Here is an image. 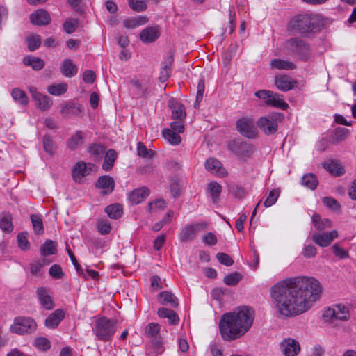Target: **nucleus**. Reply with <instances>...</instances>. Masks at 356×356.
I'll use <instances>...</instances> for the list:
<instances>
[{
	"mask_svg": "<svg viewBox=\"0 0 356 356\" xmlns=\"http://www.w3.org/2000/svg\"><path fill=\"white\" fill-rule=\"evenodd\" d=\"M320 282L312 277L286 279L271 289V296L282 317H293L308 311L321 296Z\"/></svg>",
	"mask_w": 356,
	"mask_h": 356,
	"instance_id": "obj_1",
	"label": "nucleus"
},
{
	"mask_svg": "<svg viewBox=\"0 0 356 356\" xmlns=\"http://www.w3.org/2000/svg\"><path fill=\"white\" fill-rule=\"evenodd\" d=\"M254 318V310L247 306L241 307L234 312L225 314L219 323L222 337L226 341L241 337L250 330Z\"/></svg>",
	"mask_w": 356,
	"mask_h": 356,
	"instance_id": "obj_2",
	"label": "nucleus"
},
{
	"mask_svg": "<svg viewBox=\"0 0 356 356\" xmlns=\"http://www.w3.org/2000/svg\"><path fill=\"white\" fill-rule=\"evenodd\" d=\"M325 19L318 14L301 13L294 15L287 24V30L293 33L309 37L319 32Z\"/></svg>",
	"mask_w": 356,
	"mask_h": 356,
	"instance_id": "obj_3",
	"label": "nucleus"
},
{
	"mask_svg": "<svg viewBox=\"0 0 356 356\" xmlns=\"http://www.w3.org/2000/svg\"><path fill=\"white\" fill-rule=\"evenodd\" d=\"M284 49L289 55L296 56L304 61L308 60L312 57L309 44L300 38L293 37L286 40Z\"/></svg>",
	"mask_w": 356,
	"mask_h": 356,
	"instance_id": "obj_4",
	"label": "nucleus"
},
{
	"mask_svg": "<svg viewBox=\"0 0 356 356\" xmlns=\"http://www.w3.org/2000/svg\"><path fill=\"white\" fill-rule=\"evenodd\" d=\"M116 330V321L101 317L95 321L92 332L102 341H109Z\"/></svg>",
	"mask_w": 356,
	"mask_h": 356,
	"instance_id": "obj_5",
	"label": "nucleus"
},
{
	"mask_svg": "<svg viewBox=\"0 0 356 356\" xmlns=\"http://www.w3.org/2000/svg\"><path fill=\"white\" fill-rule=\"evenodd\" d=\"M284 119L282 114L280 113H273L258 119L257 124L260 129L266 135H271L277 131L278 123Z\"/></svg>",
	"mask_w": 356,
	"mask_h": 356,
	"instance_id": "obj_6",
	"label": "nucleus"
},
{
	"mask_svg": "<svg viewBox=\"0 0 356 356\" xmlns=\"http://www.w3.org/2000/svg\"><path fill=\"white\" fill-rule=\"evenodd\" d=\"M37 327L35 321L30 317L19 316L14 320L10 326V332L18 334H31Z\"/></svg>",
	"mask_w": 356,
	"mask_h": 356,
	"instance_id": "obj_7",
	"label": "nucleus"
},
{
	"mask_svg": "<svg viewBox=\"0 0 356 356\" xmlns=\"http://www.w3.org/2000/svg\"><path fill=\"white\" fill-rule=\"evenodd\" d=\"M237 130L244 136L254 138L257 136L254 121L249 117L239 119L236 122Z\"/></svg>",
	"mask_w": 356,
	"mask_h": 356,
	"instance_id": "obj_8",
	"label": "nucleus"
},
{
	"mask_svg": "<svg viewBox=\"0 0 356 356\" xmlns=\"http://www.w3.org/2000/svg\"><path fill=\"white\" fill-rule=\"evenodd\" d=\"M323 317L327 320L339 319L347 321L350 318V313L348 308L342 305H336L328 308L323 313Z\"/></svg>",
	"mask_w": 356,
	"mask_h": 356,
	"instance_id": "obj_9",
	"label": "nucleus"
},
{
	"mask_svg": "<svg viewBox=\"0 0 356 356\" xmlns=\"http://www.w3.org/2000/svg\"><path fill=\"white\" fill-rule=\"evenodd\" d=\"M207 228L206 222H198L193 225H187L184 227L179 234V238L181 241L186 242L195 238L200 231Z\"/></svg>",
	"mask_w": 356,
	"mask_h": 356,
	"instance_id": "obj_10",
	"label": "nucleus"
},
{
	"mask_svg": "<svg viewBox=\"0 0 356 356\" xmlns=\"http://www.w3.org/2000/svg\"><path fill=\"white\" fill-rule=\"evenodd\" d=\"M32 98L35 102L36 106L41 111H48L53 104V101L49 96L39 92L34 87L29 88Z\"/></svg>",
	"mask_w": 356,
	"mask_h": 356,
	"instance_id": "obj_11",
	"label": "nucleus"
},
{
	"mask_svg": "<svg viewBox=\"0 0 356 356\" xmlns=\"http://www.w3.org/2000/svg\"><path fill=\"white\" fill-rule=\"evenodd\" d=\"M95 168V165L92 163H86L83 161L78 162L72 170L74 180L76 182H81L84 177L88 175Z\"/></svg>",
	"mask_w": 356,
	"mask_h": 356,
	"instance_id": "obj_12",
	"label": "nucleus"
},
{
	"mask_svg": "<svg viewBox=\"0 0 356 356\" xmlns=\"http://www.w3.org/2000/svg\"><path fill=\"white\" fill-rule=\"evenodd\" d=\"M280 345L284 356H296L301 350L299 342L292 338L284 339Z\"/></svg>",
	"mask_w": 356,
	"mask_h": 356,
	"instance_id": "obj_13",
	"label": "nucleus"
},
{
	"mask_svg": "<svg viewBox=\"0 0 356 356\" xmlns=\"http://www.w3.org/2000/svg\"><path fill=\"white\" fill-rule=\"evenodd\" d=\"M338 237V232L332 230L327 232H318L312 234V241L320 247H327L334 239Z\"/></svg>",
	"mask_w": 356,
	"mask_h": 356,
	"instance_id": "obj_14",
	"label": "nucleus"
},
{
	"mask_svg": "<svg viewBox=\"0 0 356 356\" xmlns=\"http://www.w3.org/2000/svg\"><path fill=\"white\" fill-rule=\"evenodd\" d=\"M205 168L211 173L220 177L227 175V170L223 168L222 163L216 158L210 157L204 163Z\"/></svg>",
	"mask_w": 356,
	"mask_h": 356,
	"instance_id": "obj_15",
	"label": "nucleus"
},
{
	"mask_svg": "<svg viewBox=\"0 0 356 356\" xmlns=\"http://www.w3.org/2000/svg\"><path fill=\"white\" fill-rule=\"evenodd\" d=\"M30 20L33 24L44 26L50 23L51 17L47 11L43 9H38L31 15Z\"/></svg>",
	"mask_w": 356,
	"mask_h": 356,
	"instance_id": "obj_16",
	"label": "nucleus"
},
{
	"mask_svg": "<svg viewBox=\"0 0 356 356\" xmlns=\"http://www.w3.org/2000/svg\"><path fill=\"white\" fill-rule=\"evenodd\" d=\"M96 187L102 189L104 195L111 193L115 187L114 179L108 175L101 176L96 183Z\"/></svg>",
	"mask_w": 356,
	"mask_h": 356,
	"instance_id": "obj_17",
	"label": "nucleus"
},
{
	"mask_svg": "<svg viewBox=\"0 0 356 356\" xmlns=\"http://www.w3.org/2000/svg\"><path fill=\"white\" fill-rule=\"evenodd\" d=\"M159 29L156 26H149L144 29L140 33V38L144 43L154 42L159 37Z\"/></svg>",
	"mask_w": 356,
	"mask_h": 356,
	"instance_id": "obj_18",
	"label": "nucleus"
},
{
	"mask_svg": "<svg viewBox=\"0 0 356 356\" xmlns=\"http://www.w3.org/2000/svg\"><path fill=\"white\" fill-rule=\"evenodd\" d=\"M275 83L276 87L282 91H289L296 84V81L286 75H278L275 76Z\"/></svg>",
	"mask_w": 356,
	"mask_h": 356,
	"instance_id": "obj_19",
	"label": "nucleus"
},
{
	"mask_svg": "<svg viewBox=\"0 0 356 356\" xmlns=\"http://www.w3.org/2000/svg\"><path fill=\"white\" fill-rule=\"evenodd\" d=\"M64 317V312L60 309H56L46 318L45 326L50 329L56 328Z\"/></svg>",
	"mask_w": 356,
	"mask_h": 356,
	"instance_id": "obj_20",
	"label": "nucleus"
},
{
	"mask_svg": "<svg viewBox=\"0 0 356 356\" xmlns=\"http://www.w3.org/2000/svg\"><path fill=\"white\" fill-rule=\"evenodd\" d=\"M149 194L146 187H141L134 190L129 195V200L133 204H138L143 201Z\"/></svg>",
	"mask_w": 356,
	"mask_h": 356,
	"instance_id": "obj_21",
	"label": "nucleus"
},
{
	"mask_svg": "<svg viewBox=\"0 0 356 356\" xmlns=\"http://www.w3.org/2000/svg\"><path fill=\"white\" fill-rule=\"evenodd\" d=\"M82 112V107L80 104H76L70 102L61 106L60 113L64 116L70 115H78Z\"/></svg>",
	"mask_w": 356,
	"mask_h": 356,
	"instance_id": "obj_22",
	"label": "nucleus"
},
{
	"mask_svg": "<svg viewBox=\"0 0 356 356\" xmlns=\"http://www.w3.org/2000/svg\"><path fill=\"white\" fill-rule=\"evenodd\" d=\"M169 106L172 110V118L173 120L185 119L186 114L185 107L183 104L175 101H170L169 102Z\"/></svg>",
	"mask_w": 356,
	"mask_h": 356,
	"instance_id": "obj_23",
	"label": "nucleus"
},
{
	"mask_svg": "<svg viewBox=\"0 0 356 356\" xmlns=\"http://www.w3.org/2000/svg\"><path fill=\"white\" fill-rule=\"evenodd\" d=\"M158 301L161 305H169L172 307H177L179 305L178 299L170 291H162L159 294Z\"/></svg>",
	"mask_w": 356,
	"mask_h": 356,
	"instance_id": "obj_24",
	"label": "nucleus"
},
{
	"mask_svg": "<svg viewBox=\"0 0 356 356\" xmlns=\"http://www.w3.org/2000/svg\"><path fill=\"white\" fill-rule=\"evenodd\" d=\"M37 294L40 302L46 309L50 310L54 308V303L51 298L48 294V292L45 288L41 287L38 289Z\"/></svg>",
	"mask_w": 356,
	"mask_h": 356,
	"instance_id": "obj_25",
	"label": "nucleus"
},
{
	"mask_svg": "<svg viewBox=\"0 0 356 356\" xmlns=\"http://www.w3.org/2000/svg\"><path fill=\"white\" fill-rule=\"evenodd\" d=\"M269 99L270 102H268V106L279 108L282 110H286L289 107L288 104L284 102L282 95L280 94L272 92Z\"/></svg>",
	"mask_w": 356,
	"mask_h": 356,
	"instance_id": "obj_26",
	"label": "nucleus"
},
{
	"mask_svg": "<svg viewBox=\"0 0 356 356\" xmlns=\"http://www.w3.org/2000/svg\"><path fill=\"white\" fill-rule=\"evenodd\" d=\"M0 228L7 233H10L13 230L12 222V216L8 212H3L0 214Z\"/></svg>",
	"mask_w": 356,
	"mask_h": 356,
	"instance_id": "obj_27",
	"label": "nucleus"
},
{
	"mask_svg": "<svg viewBox=\"0 0 356 356\" xmlns=\"http://www.w3.org/2000/svg\"><path fill=\"white\" fill-rule=\"evenodd\" d=\"M157 314L161 318H168L170 323L173 325L178 324L179 321V318L177 313L170 309L164 307L160 308L158 309Z\"/></svg>",
	"mask_w": 356,
	"mask_h": 356,
	"instance_id": "obj_28",
	"label": "nucleus"
},
{
	"mask_svg": "<svg viewBox=\"0 0 356 356\" xmlns=\"http://www.w3.org/2000/svg\"><path fill=\"white\" fill-rule=\"evenodd\" d=\"M270 65L272 69L277 70H291L296 68V65L293 62L279 58L272 60Z\"/></svg>",
	"mask_w": 356,
	"mask_h": 356,
	"instance_id": "obj_29",
	"label": "nucleus"
},
{
	"mask_svg": "<svg viewBox=\"0 0 356 356\" xmlns=\"http://www.w3.org/2000/svg\"><path fill=\"white\" fill-rule=\"evenodd\" d=\"M164 351L162 342L160 337H155L151 340V345L147 350L149 356H158Z\"/></svg>",
	"mask_w": 356,
	"mask_h": 356,
	"instance_id": "obj_30",
	"label": "nucleus"
},
{
	"mask_svg": "<svg viewBox=\"0 0 356 356\" xmlns=\"http://www.w3.org/2000/svg\"><path fill=\"white\" fill-rule=\"evenodd\" d=\"M77 67L70 59L64 60L61 67V72L65 76L72 77L77 74Z\"/></svg>",
	"mask_w": 356,
	"mask_h": 356,
	"instance_id": "obj_31",
	"label": "nucleus"
},
{
	"mask_svg": "<svg viewBox=\"0 0 356 356\" xmlns=\"http://www.w3.org/2000/svg\"><path fill=\"white\" fill-rule=\"evenodd\" d=\"M85 134L81 131H77L74 135L67 140V146L70 149H76L83 143Z\"/></svg>",
	"mask_w": 356,
	"mask_h": 356,
	"instance_id": "obj_32",
	"label": "nucleus"
},
{
	"mask_svg": "<svg viewBox=\"0 0 356 356\" xmlns=\"http://www.w3.org/2000/svg\"><path fill=\"white\" fill-rule=\"evenodd\" d=\"M117 159V153L114 149H108L105 155L104 161L102 164V169L105 171H110Z\"/></svg>",
	"mask_w": 356,
	"mask_h": 356,
	"instance_id": "obj_33",
	"label": "nucleus"
},
{
	"mask_svg": "<svg viewBox=\"0 0 356 356\" xmlns=\"http://www.w3.org/2000/svg\"><path fill=\"white\" fill-rule=\"evenodd\" d=\"M23 63L26 66H31L34 70H40L44 67V62L38 57L28 56L24 58Z\"/></svg>",
	"mask_w": 356,
	"mask_h": 356,
	"instance_id": "obj_34",
	"label": "nucleus"
},
{
	"mask_svg": "<svg viewBox=\"0 0 356 356\" xmlns=\"http://www.w3.org/2000/svg\"><path fill=\"white\" fill-rule=\"evenodd\" d=\"M207 191L209 193L214 203L217 202L222 192V186L216 181H211L207 184Z\"/></svg>",
	"mask_w": 356,
	"mask_h": 356,
	"instance_id": "obj_35",
	"label": "nucleus"
},
{
	"mask_svg": "<svg viewBox=\"0 0 356 356\" xmlns=\"http://www.w3.org/2000/svg\"><path fill=\"white\" fill-rule=\"evenodd\" d=\"M172 62H173V56L172 55H170L169 56H168L165 58V60L164 61V65L160 72L159 79L161 81L165 82L169 78L170 74L171 73L170 65Z\"/></svg>",
	"mask_w": 356,
	"mask_h": 356,
	"instance_id": "obj_36",
	"label": "nucleus"
},
{
	"mask_svg": "<svg viewBox=\"0 0 356 356\" xmlns=\"http://www.w3.org/2000/svg\"><path fill=\"white\" fill-rule=\"evenodd\" d=\"M68 89V85L66 83L49 85L47 90L54 96H60L65 94Z\"/></svg>",
	"mask_w": 356,
	"mask_h": 356,
	"instance_id": "obj_37",
	"label": "nucleus"
},
{
	"mask_svg": "<svg viewBox=\"0 0 356 356\" xmlns=\"http://www.w3.org/2000/svg\"><path fill=\"white\" fill-rule=\"evenodd\" d=\"M88 150L90 156L93 158V160L97 161L101 159L105 152V147L101 144L93 143L89 146Z\"/></svg>",
	"mask_w": 356,
	"mask_h": 356,
	"instance_id": "obj_38",
	"label": "nucleus"
},
{
	"mask_svg": "<svg viewBox=\"0 0 356 356\" xmlns=\"http://www.w3.org/2000/svg\"><path fill=\"white\" fill-rule=\"evenodd\" d=\"M162 134L165 139H166L172 145H179L181 142V137L179 135V133L170 129H164Z\"/></svg>",
	"mask_w": 356,
	"mask_h": 356,
	"instance_id": "obj_39",
	"label": "nucleus"
},
{
	"mask_svg": "<svg viewBox=\"0 0 356 356\" xmlns=\"http://www.w3.org/2000/svg\"><path fill=\"white\" fill-rule=\"evenodd\" d=\"M318 184L317 177L312 173L306 174L302 178V184L311 190H314Z\"/></svg>",
	"mask_w": 356,
	"mask_h": 356,
	"instance_id": "obj_40",
	"label": "nucleus"
},
{
	"mask_svg": "<svg viewBox=\"0 0 356 356\" xmlns=\"http://www.w3.org/2000/svg\"><path fill=\"white\" fill-rule=\"evenodd\" d=\"M105 212L111 218L117 219L122 213V207L119 204H111L105 208Z\"/></svg>",
	"mask_w": 356,
	"mask_h": 356,
	"instance_id": "obj_41",
	"label": "nucleus"
},
{
	"mask_svg": "<svg viewBox=\"0 0 356 356\" xmlns=\"http://www.w3.org/2000/svg\"><path fill=\"white\" fill-rule=\"evenodd\" d=\"M11 95L15 101H17L23 106H26L29 103V98L24 91L18 88H15L12 90Z\"/></svg>",
	"mask_w": 356,
	"mask_h": 356,
	"instance_id": "obj_42",
	"label": "nucleus"
},
{
	"mask_svg": "<svg viewBox=\"0 0 356 356\" xmlns=\"http://www.w3.org/2000/svg\"><path fill=\"white\" fill-rule=\"evenodd\" d=\"M40 252L42 256L52 255L56 253V243L51 240H47L40 247Z\"/></svg>",
	"mask_w": 356,
	"mask_h": 356,
	"instance_id": "obj_43",
	"label": "nucleus"
},
{
	"mask_svg": "<svg viewBox=\"0 0 356 356\" xmlns=\"http://www.w3.org/2000/svg\"><path fill=\"white\" fill-rule=\"evenodd\" d=\"M28 49L30 51L38 49L41 44V38L38 34H32L26 38Z\"/></svg>",
	"mask_w": 356,
	"mask_h": 356,
	"instance_id": "obj_44",
	"label": "nucleus"
},
{
	"mask_svg": "<svg viewBox=\"0 0 356 356\" xmlns=\"http://www.w3.org/2000/svg\"><path fill=\"white\" fill-rule=\"evenodd\" d=\"M146 1V0H128V3L133 10L142 12L147 8Z\"/></svg>",
	"mask_w": 356,
	"mask_h": 356,
	"instance_id": "obj_45",
	"label": "nucleus"
},
{
	"mask_svg": "<svg viewBox=\"0 0 356 356\" xmlns=\"http://www.w3.org/2000/svg\"><path fill=\"white\" fill-rule=\"evenodd\" d=\"M326 169L333 175L340 177L345 173V169L340 164L331 162L327 165Z\"/></svg>",
	"mask_w": 356,
	"mask_h": 356,
	"instance_id": "obj_46",
	"label": "nucleus"
},
{
	"mask_svg": "<svg viewBox=\"0 0 356 356\" xmlns=\"http://www.w3.org/2000/svg\"><path fill=\"white\" fill-rule=\"evenodd\" d=\"M98 232L101 235H106L111 232V226L108 220L99 219L97 222Z\"/></svg>",
	"mask_w": 356,
	"mask_h": 356,
	"instance_id": "obj_47",
	"label": "nucleus"
},
{
	"mask_svg": "<svg viewBox=\"0 0 356 356\" xmlns=\"http://www.w3.org/2000/svg\"><path fill=\"white\" fill-rule=\"evenodd\" d=\"M280 194V188H275L269 192L268 196L266 199L264 204L266 207L273 205L277 200Z\"/></svg>",
	"mask_w": 356,
	"mask_h": 356,
	"instance_id": "obj_48",
	"label": "nucleus"
},
{
	"mask_svg": "<svg viewBox=\"0 0 356 356\" xmlns=\"http://www.w3.org/2000/svg\"><path fill=\"white\" fill-rule=\"evenodd\" d=\"M242 277L237 272L232 273L224 277V282L228 286H235L241 280Z\"/></svg>",
	"mask_w": 356,
	"mask_h": 356,
	"instance_id": "obj_49",
	"label": "nucleus"
},
{
	"mask_svg": "<svg viewBox=\"0 0 356 356\" xmlns=\"http://www.w3.org/2000/svg\"><path fill=\"white\" fill-rule=\"evenodd\" d=\"M159 330L160 326L158 323H150L145 327V334L148 337H152V339L159 337L157 334H159Z\"/></svg>",
	"mask_w": 356,
	"mask_h": 356,
	"instance_id": "obj_50",
	"label": "nucleus"
},
{
	"mask_svg": "<svg viewBox=\"0 0 356 356\" xmlns=\"http://www.w3.org/2000/svg\"><path fill=\"white\" fill-rule=\"evenodd\" d=\"M31 219L35 234H41L43 232V223L42 218L38 215H31Z\"/></svg>",
	"mask_w": 356,
	"mask_h": 356,
	"instance_id": "obj_51",
	"label": "nucleus"
},
{
	"mask_svg": "<svg viewBox=\"0 0 356 356\" xmlns=\"http://www.w3.org/2000/svg\"><path fill=\"white\" fill-rule=\"evenodd\" d=\"M334 254L335 257L343 259L349 257L348 252L343 248H342L339 243H334L332 247Z\"/></svg>",
	"mask_w": 356,
	"mask_h": 356,
	"instance_id": "obj_52",
	"label": "nucleus"
},
{
	"mask_svg": "<svg viewBox=\"0 0 356 356\" xmlns=\"http://www.w3.org/2000/svg\"><path fill=\"white\" fill-rule=\"evenodd\" d=\"M19 248L22 250H27L30 248V244L26 237V234L19 233L17 237Z\"/></svg>",
	"mask_w": 356,
	"mask_h": 356,
	"instance_id": "obj_53",
	"label": "nucleus"
},
{
	"mask_svg": "<svg viewBox=\"0 0 356 356\" xmlns=\"http://www.w3.org/2000/svg\"><path fill=\"white\" fill-rule=\"evenodd\" d=\"M137 152L138 156L143 158H152L153 156V152L151 149H147L145 145L141 143H138Z\"/></svg>",
	"mask_w": 356,
	"mask_h": 356,
	"instance_id": "obj_54",
	"label": "nucleus"
},
{
	"mask_svg": "<svg viewBox=\"0 0 356 356\" xmlns=\"http://www.w3.org/2000/svg\"><path fill=\"white\" fill-rule=\"evenodd\" d=\"M78 24L79 22L77 19H68L64 22L63 29L67 33L70 34L75 31Z\"/></svg>",
	"mask_w": 356,
	"mask_h": 356,
	"instance_id": "obj_55",
	"label": "nucleus"
},
{
	"mask_svg": "<svg viewBox=\"0 0 356 356\" xmlns=\"http://www.w3.org/2000/svg\"><path fill=\"white\" fill-rule=\"evenodd\" d=\"M35 346L38 349L42 350H47L51 348V343L45 337H39L35 340Z\"/></svg>",
	"mask_w": 356,
	"mask_h": 356,
	"instance_id": "obj_56",
	"label": "nucleus"
},
{
	"mask_svg": "<svg viewBox=\"0 0 356 356\" xmlns=\"http://www.w3.org/2000/svg\"><path fill=\"white\" fill-rule=\"evenodd\" d=\"M204 88H205L204 80L200 79L198 81L197 86V95H196V102L195 104V106H197L199 104V103L202 100Z\"/></svg>",
	"mask_w": 356,
	"mask_h": 356,
	"instance_id": "obj_57",
	"label": "nucleus"
},
{
	"mask_svg": "<svg viewBox=\"0 0 356 356\" xmlns=\"http://www.w3.org/2000/svg\"><path fill=\"white\" fill-rule=\"evenodd\" d=\"M165 207L166 202L162 199L149 203V210L150 212L156 211L158 209H164Z\"/></svg>",
	"mask_w": 356,
	"mask_h": 356,
	"instance_id": "obj_58",
	"label": "nucleus"
},
{
	"mask_svg": "<svg viewBox=\"0 0 356 356\" xmlns=\"http://www.w3.org/2000/svg\"><path fill=\"white\" fill-rule=\"evenodd\" d=\"M131 85L135 88L136 93L140 96H144L146 94L147 89L140 83L138 79L131 80Z\"/></svg>",
	"mask_w": 356,
	"mask_h": 356,
	"instance_id": "obj_59",
	"label": "nucleus"
},
{
	"mask_svg": "<svg viewBox=\"0 0 356 356\" xmlns=\"http://www.w3.org/2000/svg\"><path fill=\"white\" fill-rule=\"evenodd\" d=\"M79 275L83 276L86 280L92 279L97 280L99 277V273L92 269H87L86 271L82 269Z\"/></svg>",
	"mask_w": 356,
	"mask_h": 356,
	"instance_id": "obj_60",
	"label": "nucleus"
},
{
	"mask_svg": "<svg viewBox=\"0 0 356 356\" xmlns=\"http://www.w3.org/2000/svg\"><path fill=\"white\" fill-rule=\"evenodd\" d=\"M43 146L47 152L53 154L54 152L55 147L50 136H45L43 138Z\"/></svg>",
	"mask_w": 356,
	"mask_h": 356,
	"instance_id": "obj_61",
	"label": "nucleus"
},
{
	"mask_svg": "<svg viewBox=\"0 0 356 356\" xmlns=\"http://www.w3.org/2000/svg\"><path fill=\"white\" fill-rule=\"evenodd\" d=\"M49 275L55 279H60L63 277L64 273L59 265L54 264L49 268Z\"/></svg>",
	"mask_w": 356,
	"mask_h": 356,
	"instance_id": "obj_62",
	"label": "nucleus"
},
{
	"mask_svg": "<svg viewBox=\"0 0 356 356\" xmlns=\"http://www.w3.org/2000/svg\"><path fill=\"white\" fill-rule=\"evenodd\" d=\"M216 258L220 264L225 265L226 266H230L234 263L233 259L225 253H218Z\"/></svg>",
	"mask_w": 356,
	"mask_h": 356,
	"instance_id": "obj_63",
	"label": "nucleus"
},
{
	"mask_svg": "<svg viewBox=\"0 0 356 356\" xmlns=\"http://www.w3.org/2000/svg\"><path fill=\"white\" fill-rule=\"evenodd\" d=\"M317 250L313 245H307L304 247L302 250V255L305 258H312L316 254Z\"/></svg>",
	"mask_w": 356,
	"mask_h": 356,
	"instance_id": "obj_64",
	"label": "nucleus"
}]
</instances>
